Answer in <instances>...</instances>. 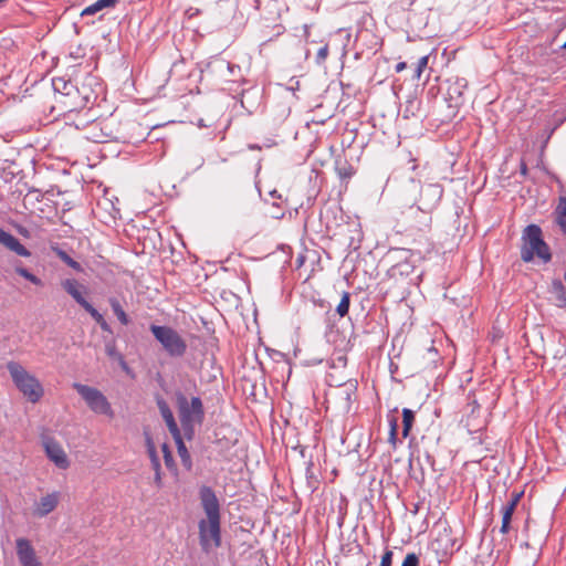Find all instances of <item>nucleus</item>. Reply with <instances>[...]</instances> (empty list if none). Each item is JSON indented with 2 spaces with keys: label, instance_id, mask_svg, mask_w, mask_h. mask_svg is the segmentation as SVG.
I'll list each match as a JSON object with an SVG mask.
<instances>
[{
  "label": "nucleus",
  "instance_id": "nucleus-6",
  "mask_svg": "<svg viewBox=\"0 0 566 566\" xmlns=\"http://www.w3.org/2000/svg\"><path fill=\"white\" fill-rule=\"evenodd\" d=\"M150 332L163 348L172 357H180L187 350L185 339L169 326L150 325Z\"/></svg>",
  "mask_w": 566,
  "mask_h": 566
},
{
  "label": "nucleus",
  "instance_id": "nucleus-24",
  "mask_svg": "<svg viewBox=\"0 0 566 566\" xmlns=\"http://www.w3.org/2000/svg\"><path fill=\"white\" fill-rule=\"evenodd\" d=\"M515 512V509H513L512 506H503L502 509V524H501V533L502 534H507L510 532V528H511V521H512V516H513V513Z\"/></svg>",
  "mask_w": 566,
  "mask_h": 566
},
{
  "label": "nucleus",
  "instance_id": "nucleus-43",
  "mask_svg": "<svg viewBox=\"0 0 566 566\" xmlns=\"http://www.w3.org/2000/svg\"><path fill=\"white\" fill-rule=\"evenodd\" d=\"M91 82H90V85L92 84V82H95L96 78L95 77H90Z\"/></svg>",
  "mask_w": 566,
  "mask_h": 566
},
{
  "label": "nucleus",
  "instance_id": "nucleus-4",
  "mask_svg": "<svg viewBox=\"0 0 566 566\" xmlns=\"http://www.w3.org/2000/svg\"><path fill=\"white\" fill-rule=\"evenodd\" d=\"M177 405L179 411V418L186 434L191 437L195 422L200 423L203 419V406L199 397H192L188 401L187 397L182 394L177 395Z\"/></svg>",
  "mask_w": 566,
  "mask_h": 566
},
{
  "label": "nucleus",
  "instance_id": "nucleus-39",
  "mask_svg": "<svg viewBox=\"0 0 566 566\" xmlns=\"http://www.w3.org/2000/svg\"><path fill=\"white\" fill-rule=\"evenodd\" d=\"M106 353L109 355V356H115L116 354V350H115V347L113 345H108L106 347Z\"/></svg>",
  "mask_w": 566,
  "mask_h": 566
},
{
  "label": "nucleus",
  "instance_id": "nucleus-21",
  "mask_svg": "<svg viewBox=\"0 0 566 566\" xmlns=\"http://www.w3.org/2000/svg\"><path fill=\"white\" fill-rule=\"evenodd\" d=\"M415 412L411 409H402V437L407 438L410 434L412 426L415 423Z\"/></svg>",
  "mask_w": 566,
  "mask_h": 566
},
{
  "label": "nucleus",
  "instance_id": "nucleus-42",
  "mask_svg": "<svg viewBox=\"0 0 566 566\" xmlns=\"http://www.w3.org/2000/svg\"><path fill=\"white\" fill-rule=\"evenodd\" d=\"M303 28H304V32H305V34L307 35V34H308V25H307V24H304V25H303Z\"/></svg>",
  "mask_w": 566,
  "mask_h": 566
},
{
  "label": "nucleus",
  "instance_id": "nucleus-40",
  "mask_svg": "<svg viewBox=\"0 0 566 566\" xmlns=\"http://www.w3.org/2000/svg\"><path fill=\"white\" fill-rule=\"evenodd\" d=\"M239 13H240V17H239V19H238V20H239V21H238V24H240V25H241V24H243V23H244V21H243L244 19H243V14H242V12H239Z\"/></svg>",
  "mask_w": 566,
  "mask_h": 566
},
{
  "label": "nucleus",
  "instance_id": "nucleus-38",
  "mask_svg": "<svg viewBox=\"0 0 566 566\" xmlns=\"http://www.w3.org/2000/svg\"><path fill=\"white\" fill-rule=\"evenodd\" d=\"M406 63L405 62H399L397 65H396V72L397 73H400L402 72L405 69H406Z\"/></svg>",
  "mask_w": 566,
  "mask_h": 566
},
{
  "label": "nucleus",
  "instance_id": "nucleus-14",
  "mask_svg": "<svg viewBox=\"0 0 566 566\" xmlns=\"http://www.w3.org/2000/svg\"><path fill=\"white\" fill-rule=\"evenodd\" d=\"M61 494L53 491L40 497L33 505L32 514L36 517H44L52 513L59 505Z\"/></svg>",
  "mask_w": 566,
  "mask_h": 566
},
{
  "label": "nucleus",
  "instance_id": "nucleus-2",
  "mask_svg": "<svg viewBox=\"0 0 566 566\" xmlns=\"http://www.w3.org/2000/svg\"><path fill=\"white\" fill-rule=\"evenodd\" d=\"M6 367L12 382L29 402L36 403L42 399L44 388L35 375L14 360L8 361Z\"/></svg>",
  "mask_w": 566,
  "mask_h": 566
},
{
  "label": "nucleus",
  "instance_id": "nucleus-3",
  "mask_svg": "<svg viewBox=\"0 0 566 566\" xmlns=\"http://www.w3.org/2000/svg\"><path fill=\"white\" fill-rule=\"evenodd\" d=\"M521 258L524 262H531L535 256L547 263L552 259L548 245L542 238V230L536 224H530L522 235Z\"/></svg>",
  "mask_w": 566,
  "mask_h": 566
},
{
  "label": "nucleus",
  "instance_id": "nucleus-13",
  "mask_svg": "<svg viewBox=\"0 0 566 566\" xmlns=\"http://www.w3.org/2000/svg\"><path fill=\"white\" fill-rule=\"evenodd\" d=\"M15 554L20 566H44L32 542L27 537L15 539Z\"/></svg>",
  "mask_w": 566,
  "mask_h": 566
},
{
  "label": "nucleus",
  "instance_id": "nucleus-45",
  "mask_svg": "<svg viewBox=\"0 0 566 566\" xmlns=\"http://www.w3.org/2000/svg\"><path fill=\"white\" fill-rule=\"evenodd\" d=\"M563 48L566 49V42L563 44Z\"/></svg>",
  "mask_w": 566,
  "mask_h": 566
},
{
  "label": "nucleus",
  "instance_id": "nucleus-11",
  "mask_svg": "<svg viewBox=\"0 0 566 566\" xmlns=\"http://www.w3.org/2000/svg\"><path fill=\"white\" fill-rule=\"evenodd\" d=\"M397 263L391 265L388 273L391 277L409 275L415 270V262L421 259L420 252H413L406 249H397Z\"/></svg>",
  "mask_w": 566,
  "mask_h": 566
},
{
  "label": "nucleus",
  "instance_id": "nucleus-22",
  "mask_svg": "<svg viewBox=\"0 0 566 566\" xmlns=\"http://www.w3.org/2000/svg\"><path fill=\"white\" fill-rule=\"evenodd\" d=\"M13 266H14V272L17 274H19L20 276L24 277L25 280H28L29 282H31L32 284H34L36 286L42 285V281L36 275L32 274L29 270L23 268L21 265V262L15 261Z\"/></svg>",
  "mask_w": 566,
  "mask_h": 566
},
{
  "label": "nucleus",
  "instance_id": "nucleus-36",
  "mask_svg": "<svg viewBox=\"0 0 566 566\" xmlns=\"http://www.w3.org/2000/svg\"><path fill=\"white\" fill-rule=\"evenodd\" d=\"M155 471V484L157 488H161L163 486V479H161V469H160V465L158 467V469H154Z\"/></svg>",
  "mask_w": 566,
  "mask_h": 566
},
{
  "label": "nucleus",
  "instance_id": "nucleus-37",
  "mask_svg": "<svg viewBox=\"0 0 566 566\" xmlns=\"http://www.w3.org/2000/svg\"><path fill=\"white\" fill-rule=\"evenodd\" d=\"M328 55V48L327 45L321 48L317 52V59L321 61H324Z\"/></svg>",
  "mask_w": 566,
  "mask_h": 566
},
{
  "label": "nucleus",
  "instance_id": "nucleus-27",
  "mask_svg": "<svg viewBox=\"0 0 566 566\" xmlns=\"http://www.w3.org/2000/svg\"><path fill=\"white\" fill-rule=\"evenodd\" d=\"M389 434L388 442L396 448L398 440V420L396 417L389 418Z\"/></svg>",
  "mask_w": 566,
  "mask_h": 566
},
{
  "label": "nucleus",
  "instance_id": "nucleus-28",
  "mask_svg": "<svg viewBox=\"0 0 566 566\" xmlns=\"http://www.w3.org/2000/svg\"><path fill=\"white\" fill-rule=\"evenodd\" d=\"M349 304H350V296L348 292H344L343 296L340 298V302L338 303L336 307V312L340 317H344L348 314L349 311Z\"/></svg>",
  "mask_w": 566,
  "mask_h": 566
},
{
  "label": "nucleus",
  "instance_id": "nucleus-25",
  "mask_svg": "<svg viewBox=\"0 0 566 566\" xmlns=\"http://www.w3.org/2000/svg\"><path fill=\"white\" fill-rule=\"evenodd\" d=\"M146 448L153 469H158V467L160 465V461L157 454L155 443L149 434H146Z\"/></svg>",
  "mask_w": 566,
  "mask_h": 566
},
{
  "label": "nucleus",
  "instance_id": "nucleus-12",
  "mask_svg": "<svg viewBox=\"0 0 566 566\" xmlns=\"http://www.w3.org/2000/svg\"><path fill=\"white\" fill-rule=\"evenodd\" d=\"M457 539L452 535L450 527H443L431 542L430 547L439 560H443L453 554Z\"/></svg>",
  "mask_w": 566,
  "mask_h": 566
},
{
  "label": "nucleus",
  "instance_id": "nucleus-10",
  "mask_svg": "<svg viewBox=\"0 0 566 566\" xmlns=\"http://www.w3.org/2000/svg\"><path fill=\"white\" fill-rule=\"evenodd\" d=\"M41 443L48 459L61 470H66L70 467L69 457L63 449L62 444L53 437L43 434Z\"/></svg>",
  "mask_w": 566,
  "mask_h": 566
},
{
  "label": "nucleus",
  "instance_id": "nucleus-26",
  "mask_svg": "<svg viewBox=\"0 0 566 566\" xmlns=\"http://www.w3.org/2000/svg\"><path fill=\"white\" fill-rule=\"evenodd\" d=\"M53 250H54L55 254L57 255V258L60 260H62L65 264H67L70 268H72L76 272H83L82 265L77 261L72 259L65 251H63L59 248H55Z\"/></svg>",
  "mask_w": 566,
  "mask_h": 566
},
{
  "label": "nucleus",
  "instance_id": "nucleus-20",
  "mask_svg": "<svg viewBox=\"0 0 566 566\" xmlns=\"http://www.w3.org/2000/svg\"><path fill=\"white\" fill-rule=\"evenodd\" d=\"M117 0H97L82 11V15L94 14L105 8H114Z\"/></svg>",
  "mask_w": 566,
  "mask_h": 566
},
{
  "label": "nucleus",
  "instance_id": "nucleus-35",
  "mask_svg": "<svg viewBox=\"0 0 566 566\" xmlns=\"http://www.w3.org/2000/svg\"><path fill=\"white\" fill-rule=\"evenodd\" d=\"M392 556L394 553L390 549H387L384 555L381 556L380 565L379 566H391L392 564Z\"/></svg>",
  "mask_w": 566,
  "mask_h": 566
},
{
  "label": "nucleus",
  "instance_id": "nucleus-44",
  "mask_svg": "<svg viewBox=\"0 0 566 566\" xmlns=\"http://www.w3.org/2000/svg\"><path fill=\"white\" fill-rule=\"evenodd\" d=\"M250 149H260L258 146H250Z\"/></svg>",
  "mask_w": 566,
  "mask_h": 566
},
{
  "label": "nucleus",
  "instance_id": "nucleus-8",
  "mask_svg": "<svg viewBox=\"0 0 566 566\" xmlns=\"http://www.w3.org/2000/svg\"><path fill=\"white\" fill-rule=\"evenodd\" d=\"M356 397V385L353 381L334 387L327 392V403L338 412L347 413Z\"/></svg>",
  "mask_w": 566,
  "mask_h": 566
},
{
  "label": "nucleus",
  "instance_id": "nucleus-32",
  "mask_svg": "<svg viewBox=\"0 0 566 566\" xmlns=\"http://www.w3.org/2000/svg\"><path fill=\"white\" fill-rule=\"evenodd\" d=\"M87 44L78 43L75 51H71L70 55L74 59H81L86 55Z\"/></svg>",
  "mask_w": 566,
  "mask_h": 566
},
{
  "label": "nucleus",
  "instance_id": "nucleus-31",
  "mask_svg": "<svg viewBox=\"0 0 566 566\" xmlns=\"http://www.w3.org/2000/svg\"><path fill=\"white\" fill-rule=\"evenodd\" d=\"M428 60H429L428 55H424V56L419 59V61L417 63L416 71H415V77L416 78H420L422 72L424 71V69L428 65Z\"/></svg>",
  "mask_w": 566,
  "mask_h": 566
},
{
  "label": "nucleus",
  "instance_id": "nucleus-18",
  "mask_svg": "<svg viewBox=\"0 0 566 566\" xmlns=\"http://www.w3.org/2000/svg\"><path fill=\"white\" fill-rule=\"evenodd\" d=\"M554 214L556 223L566 235V197H559Z\"/></svg>",
  "mask_w": 566,
  "mask_h": 566
},
{
  "label": "nucleus",
  "instance_id": "nucleus-30",
  "mask_svg": "<svg viewBox=\"0 0 566 566\" xmlns=\"http://www.w3.org/2000/svg\"><path fill=\"white\" fill-rule=\"evenodd\" d=\"M467 408L470 409V413L465 419V427L470 430L471 427H474V424L471 423L470 419L471 417L475 416V413H479L480 405L476 402V400H473L470 403H468Z\"/></svg>",
  "mask_w": 566,
  "mask_h": 566
},
{
  "label": "nucleus",
  "instance_id": "nucleus-29",
  "mask_svg": "<svg viewBox=\"0 0 566 566\" xmlns=\"http://www.w3.org/2000/svg\"><path fill=\"white\" fill-rule=\"evenodd\" d=\"M161 450H163V453H164V461H165L166 467H167L170 471L177 472L176 463H175V461H174L172 454H171V452H170L169 447L167 446V443H164V444L161 446Z\"/></svg>",
  "mask_w": 566,
  "mask_h": 566
},
{
  "label": "nucleus",
  "instance_id": "nucleus-5",
  "mask_svg": "<svg viewBox=\"0 0 566 566\" xmlns=\"http://www.w3.org/2000/svg\"><path fill=\"white\" fill-rule=\"evenodd\" d=\"M73 388L83 398L87 407L96 415L106 416L109 419L114 418V411L106 396L95 387L74 382Z\"/></svg>",
  "mask_w": 566,
  "mask_h": 566
},
{
  "label": "nucleus",
  "instance_id": "nucleus-17",
  "mask_svg": "<svg viewBox=\"0 0 566 566\" xmlns=\"http://www.w3.org/2000/svg\"><path fill=\"white\" fill-rule=\"evenodd\" d=\"M551 293L555 304L559 307H566V287L559 280H555L551 285Z\"/></svg>",
  "mask_w": 566,
  "mask_h": 566
},
{
  "label": "nucleus",
  "instance_id": "nucleus-1",
  "mask_svg": "<svg viewBox=\"0 0 566 566\" xmlns=\"http://www.w3.org/2000/svg\"><path fill=\"white\" fill-rule=\"evenodd\" d=\"M200 501L206 518L198 523L199 542L202 551L209 553L221 545L220 504L213 490L209 486L200 489Z\"/></svg>",
  "mask_w": 566,
  "mask_h": 566
},
{
  "label": "nucleus",
  "instance_id": "nucleus-15",
  "mask_svg": "<svg viewBox=\"0 0 566 566\" xmlns=\"http://www.w3.org/2000/svg\"><path fill=\"white\" fill-rule=\"evenodd\" d=\"M0 244L19 256L30 258L31 252L13 234L0 228Z\"/></svg>",
  "mask_w": 566,
  "mask_h": 566
},
{
  "label": "nucleus",
  "instance_id": "nucleus-19",
  "mask_svg": "<svg viewBox=\"0 0 566 566\" xmlns=\"http://www.w3.org/2000/svg\"><path fill=\"white\" fill-rule=\"evenodd\" d=\"M176 444H177V451H178V454L180 457V460L182 462V464L187 468V469H190L191 468V457L188 452V449L186 447V444L184 443V440H182V437H181V433L180 431L178 432L177 436H172Z\"/></svg>",
  "mask_w": 566,
  "mask_h": 566
},
{
  "label": "nucleus",
  "instance_id": "nucleus-23",
  "mask_svg": "<svg viewBox=\"0 0 566 566\" xmlns=\"http://www.w3.org/2000/svg\"><path fill=\"white\" fill-rule=\"evenodd\" d=\"M108 302H109V305H111L114 314L116 315L117 319L123 325H127L129 323V319H128V316L125 313L124 308L122 307L119 301L115 297H111Z\"/></svg>",
  "mask_w": 566,
  "mask_h": 566
},
{
  "label": "nucleus",
  "instance_id": "nucleus-16",
  "mask_svg": "<svg viewBox=\"0 0 566 566\" xmlns=\"http://www.w3.org/2000/svg\"><path fill=\"white\" fill-rule=\"evenodd\" d=\"M158 407H159L161 417L164 418V420L168 427L169 432L171 433V436H177L180 430L177 426V422L175 421L172 411L170 410L169 406L164 400H159Z\"/></svg>",
  "mask_w": 566,
  "mask_h": 566
},
{
  "label": "nucleus",
  "instance_id": "nucleus-41",
  "mask_svg": "<svg viewBox=\"0 0 566 566\" xmlns=\"http://www.w3.org/2000/svg\"><path fill=\"white\" fill-rule=\"evenodd\" d=\"M521 170H522V174H524V175L526 174V165L525 164L522 165Z\"/></svg>",
  "mask_w": 566,
  "mask_h": 566
},
{
  "label": "nucleus",
  "instance_id": "nucleus-34",
  "mask_svg": "<svg viewBox=\"0 0 566 566\" xmlns=\"http://www.w3.org/2000/svg\"><path fill=\"white\" fill-rule=\"evenodd\" d=\"M522 496H523V492L522 491L521 492H513L511 494V499H510V501L507 502L506 505L507 506H512L513 509L516 510V506L518 505Z\"/></svg>",
  "mask_w": 566,
  "mask_h": 566
},
{
  "label": "nucleus",
  "instance_id": "nucleus-9",
  "mask_svg": "<svg viewBox=\"0 0 566 566\" xmlns=\"http://www.w3.org/2000/svg\"><path fill=\"white\" fill-rule=\"evenodd\" d=\"M52 85L54 91L62 97H71L70 107L72 108L84 106L91 98L88 90L84 87L83 92H80L77 87L64 77H54Z\"/></svg>",
  "mask_w": 566,
  "mask_h": 566
},
{
  "label": "nucleus",
  "instance_id": "nucleus-7",
  "mask_svg": "<svg viewBox=\"0 0 566 566\" xmlns=\"http://www.w3.org/2000/svg\"><path fill=\"white\" fill-rule=\"evenodd\" d=\"M61 285L63 290L93 317L103 331L109 329L103 315L86 301L85 294H87V290L83 284L75 279H65L61 282Z\"/></svg>",
  "mask_w": 566,
  "mask_h": 566
},
{
  "label": "nucleus",
  "instance_id": "nucleus-33",
  "mask_svg": "<svg viewBox=\"0 0 566 566\" xmlns=\"http://www.w3.org/2000/svg\"><path fill=\"white\" fill-rule=\"evenodd\" d=\"M401 566H419V558L415 553L406 555Z\"/></svg>",
  "mask_w": 566,
  "mask_h": 566
}]
</instances>
